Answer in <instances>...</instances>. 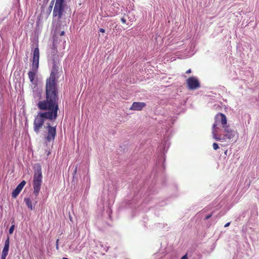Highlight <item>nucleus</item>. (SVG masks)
Returning <instances> with one entry per match:
<instances>
[{"label":"nucleus","instance_id":"nucleus-1","mask_svg":"<svg viewBox=\"0 0 259 259\" xmlns=\"http://www.w3.org/2000/svg\"><path fill=\"white\" fill-rule=\"evenodd\" d=\"M58 67L54 64L50 77L46 80V99L38 102L37 105L41 110L47 112H38L33 121V130L36 134H38L42 128L46 119L53 120L57 117L58 110V89L56 76L58 73Z\"/></svg>","mask_w":259,"mask_h":259},{"label":"nucleus","instance_id":"nucleus-2","mask_svg":"<svg viewBox=\"0 0 259 259\" xmlns=\"http://www.w3.org/2000/svg\"><path fill=\"white\" fill-rule=\"evenodd\" d=\"M32 54L33 60L31 70L28 72V75L30 82L33 84H36V82L34 81L35 78H37L36 74L38 71L39 59V51L38 45H36V47L33 50Z\"/></svg>","mask_w":259,"mask_h":259},{"label":"nucleus","instance_id":"nucleus-3","mask_svg":"<svg viewBox=\"0 0 259 259\" xmlns=\"http://www.w3.org/2000/svg\"><path fill=\"white\" fill-rule=\"evenodd\" d=\"M42 182V175L41 172V168L39 165L34 170L33 180V193L35 198H37L39 193Z\"/></svg>","mask_w":259,"mask_h":259},{"label":"nucleus","instance_id":"nucleus-4","mask_svg":"<svg viewBox=\"0 0 259 259\" xmlns=\"http://www.w3.org/2000/svg\"><path fill=\"white\" fill-rule=\"evenodd\" d=\"M225 134L219 135V133L214 131L212 132L213 138L217 141H223L226 140H231L235 136L236 132L233 130L229 129V126L224 128Z\"/></svg>","mask_w":259,"mask_h":259},{"label":"nucleus","instance_id":"nucleus-5","mask_svg":"<svg viewBox=\"0 0 259 259\" xmlns=\"http://www.w3.org/2000/svg\"><path fill=\"white\" fill-rule=\"evenodd\" d=\"M227 118L225 114L222 113L217 114L214 118V122L213 123L212 127V133L214 131L216 133L219 132V128L218 125H222L223 128L227 126Z\"/></svg>","mask_w":259,"mask_h":259},{"label":"nucleus","instance_id":"nucleus-6","mask_svg":"<svg viewBox=\"0 0 259 259\" xmlns=\"http://www.w3.org/2000/svg\"><path fill=\"white\" fill-rule=\"evenodd\" d=\"M64 0H56L54 8L53 16V17H57L58 21L61 20L64 12Z\"/></svg>","mask_w":259,"mask_h":259},{"label":"nucleus","instance_id":"nucleus-7","mask_svg":"<svg viewBox=\"0 0 259 259\" xmlns=\"http://www.w3.org/2000/svg\"><path fill=\"white\" fill-rule=\"evenodd\" d=\"M46 128L48 131L47 136L45 137L48 142L54 141L56 136V126H52L50 123H47Z\"/></svg>","mask_w":259,"mask_h":259},{"label":"nucleus","instance_id":"nucleus-8","mask_svg":"<svg viewBox=\"0 0 259 259\" xmlns=\"http://www.w3.org/2000/svg\"><path fill=\"white\" fill-rule=\"evenodd\" d=\"M186 83L188 88L191 90L198 89L200 87L198 79L194 76L189 77L186 80Z\"/></svg>","mask_w":259,"mask_h":259},{"label":"nucleus","instance_id":"nucleus-9","mask_svg":"<svg viewBox=\"0 0 259 259\" xmlns=\"http://www.w3.org/2000/svg\"><path fill=\"white\" fill-rule=\"evenodd\" d=\"M26 183L25 181L23 180L17 186L16 188L12 192V197L16 198L18 195V194L23 188L24 186L25 185Z\"/></svg>","mask_w":259,"mask_h":259},{"label":"nucleus","instance_id":"nucleus-10","mask_svg":"<svg viewBox=\"0 0 259 259\" xmlns=\"http://www.w3.org/2000/svg\"><path fill=\"white\" fill-rule=\"evenodd\" d=\"M146 106V104L144 102H134L130 109L131 110L141 111Z\"/></svg>","mask_w":259,"mask_h":259},{"label":"nucleus","instance_id":"nucleus-11","mask_svg":"<svg viewBox=\"0 0 259 259\" xmlns=\"http://www.w3.org/2000/svg\"><path fill=\"white\" fill-rule=\"evenodd\" d=\"M10 238L8 236L5 242V246L3 248L2 253L8 255L9 249Z\"/></svg>","mask_w":259,"mask_h":259},{"label":"nucleus","instance_id":"nucleus-12","mask_svg":"<svg viewBox=\"0 0 259 259\" xmlns=\"http://www.w3.org/2000/svg\"><path fill=\"white\" fill-rule=\"evenodd\" d=\"M24 202H25L26 205L28 208L30 210H33L34 207L32 205L31 200L30 198H24Z\"/></svg>","mask_w":259,"mask_h":259},{"label":"nucleus","instance_id":"nucleus-13","mask_svg":"<svg viewBox=\"0 0 259 259\" xmlns=\"http://www.w3.org/2000/svg\"><path fill=\"white\" fill-rule=\"evenodd\" d=\"M14 228H15V225H13L11 226V227L9 229V233L10 234H12L14 232Z\"/></svg>","mask_w":259,"mask_h":259},{"label":"nucleus","instance_id":"nucleus-14","mask_svg":"<svg viewBox=\"0 0 259 259\" xmlns=\"http://www.w3.org/2000/svg\"><path fill=\"white\" fill-rule=\"evenodd\" d=\"M213 148L214 150H216L219 148L218 144L216 143H214L212 145Z\"/></svg>","mask_w":259,"mask_h":259},{"label":"nucleus","instance_id":"nucleus-15","mask_svg":"<svg viewBox=\"0 0 259 259\" xmlns=\"http://www.w3.org/2000/svg\"><path fill=\"white\" fill-rule=\"evenodd\" d=\"M59 239H58L56 240V249L58 250L59 249Z\"/></svg>","mask_w":259,"mask_h":259},{"label":"nucleus","instance_id":"nucleus-16","mask_svg":"<svg viewBox=\"0 0 259 259\" xmlns=\"http://www.w3.org/2000/svg\"><path fill=\"white\" fill-rule=\"evenodd\" d=\"M212 213L213 212H211V213H210V214H208V215H207L205 218V220H208L209 219L212 215Z\"/></svg>","mask_w":259,"mask_h":259},{"label":"nucleus","instance_id":"nucleus-17","mask_svg":"<svg viewBox=\"0 0 259 259\" xmlns=\"http://www.w3.org/2000/svg\"><path fill=\"white\" fill-rule=\"evenodd\" d=\"M121 22L122 23H125L126 21V20L124 17H122V18H121Z\"/></svg>","mask_w":259,"mask_h":259},{"label":"nucleus","instance_id":"nucleus-18","mask_svg":"<svg viewBox=\"0 0 259 259\" xmlns=\"http://www.w3.org/2000/svg\"><path fill=\"white\" fill-rule=\"evenodd\" d=\"M7 256V254L2 253V255H1V259H6Z\"/></svg>","mask_w":259,"mask_h":259},{"label":"nucleus","instance_id":"nucleus-19","mask_svg":"<svg viewBox=\"0 0 259 259\" xmlns=\"http://www.w3.org/2000/svg\"><path fill=\"white\" fill-rule=\"evenodd\" d=\"M181 259H188L187 254H185V255L183 256Z\"/></svg>","mask_w":259,"mask_h":259},{"label":"nucleus","instance_id":"nucleus-20","mask_svg":"<svg viewBox=\"0 0 259 259\" xmlns=\"http://www.w3.org/2000/svg\"><path fill=\"white\" fill-rule=\"evenodd\" d=\"M99 31H100V32H102V33L105 32V30L103 28H100Z\"/></svg>","mask_w":259,"mask_h":259},{"label":"nucleus","instance_id":"nucleus-21","mask_svg":"<svg viewBox=\"0 0 259 259\" xmlns=\"http://www.w3.org/2000/svg\"><path fill=\"white\" fill-rule=\"evenodd\" d=\"M191 72V70L190 69H189L186 71V73L189 74V73H190Z\"/></svg>","mask_w":259,"mask_h":259},{"label":"nucleus","instance_id":"nucleus-22","mask_svg":"<svg viewBox=\"0 0 259 259\" xmlns=\"http://www.w3.org/2000/svg\"><path fill=\"white\" fill-rule=\"evenodd\" d=\"M230 222L227 223V224H226L225 225L224 227H228V226L230 225Z\"/></svg>","mask_w":259,"mask_h":259},{"label":"nucleus","instance_id":"nucleus-23","mask_svg":"<svg viewBox=\"0 0 259 259\" xmlns=\"http://www.w3.org/2000/svg\"><path fill=\"white\" fill-rule=\"evenodd\" d=\"M64 34V31H62L61 33V35H63Z\"/></svg>","mask_w":259,"mask_h":259},{"label":"nucleus","instance_id":"nucleus-24","mask_svg":"<svg viewBox=\"0 0 259 259\" xmlns=\"http://www.w3.org/2000/svg\"><path fill=\"white\" fill-rule=\"evenodd\" d=\"M53 47L55 48V45H53Z\"/></svg>","mask_w":259,"mask_h":259}]
</instances>
